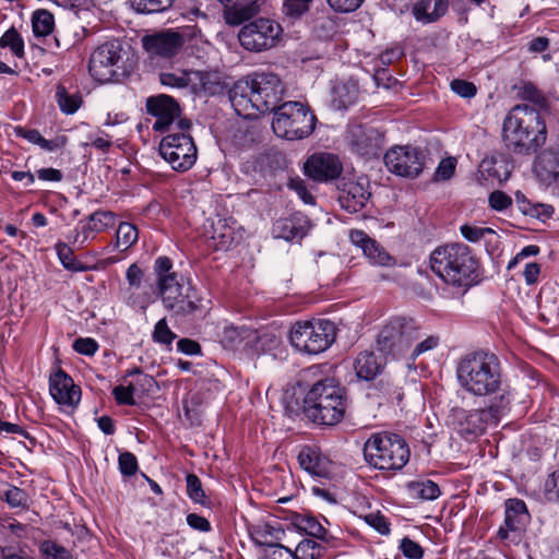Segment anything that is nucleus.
<instances>
[{
    "mask_svg": "<svg viewBox=\"0 0 559 559\" xmlns=\"http://www.w3.org/2000/svg\"><path fill=\"white\" fill-rule=\"evenodd\" d=\"M192 41L193 45H198L199 41L204 44L191 27L181 31L164 29L142 38L143 48L150 56L164 59L177 56L186 44H188L187 48L192 47Z\"/></svg>",
    "mask_w": 559,
    "mask_h": 559,
    "instance_id": "obj_11",
    "label": "nucleus"
},
{
    "mask_svg": "<svg viewBox=\"0 0 559 559\" xmlns=\"http://www.w3.org/2000/svg\"><path fill=\"white\" fill-rule=\"evenodd\" d=\"M0 498L11 508L27 509L29 504V497L27 492L12 485H9L8 488L0 493Z\"/></svg>",
    "mask_w": 559,
    "mask_h": 559,
    "instance_id": "obj_37",
    "label": "nucleus"
},
{
    "mask_svg": "<svg viewBox=\"0 0 559 559\" xmlns=\"http://www.w3.org/2000/svg\"><path fill=\"white\" fill-rule=\"evenodd\" d=\"M300 466L308 473L316 476L326 474V460L313 448L305 447L298 454Z\"/></svg>",
    "mask_w": 559,
    "mask_h": 559,
    "instance_id": "obj_30",
    "label": "nucleus"
},
{
    "mask_svg": "<svg viewBox=\"0 0 559 559\" xmlns=\"http://www.w3.org/2000/svg\"><path fill=\"white\" fill-rule=\"evenodd\" d=\"M343 166L340 158L331 153H316L304 165L305 175L318 182H328L340 177Z\"/></svg>",
    "mask_w": 559,
    "mask_h": 559,
    "instance_id": "obj_17",
    "label": "nucleus"
},
{
    "mask_svg": "<svg viewBox=\"0 0 559 559\" xmlns=\"http://www.w3.org/2000/svg\"><path fill=\"white\" fill-rule=\"evenodd\" d=\"M224 7L223 19L229 26H239L260 10L258 0H217Z\"/></svg>",
    "mask_w": 559,
    "mask_h": 559,
    "instance_id": "obj_21",
    "label": "nucleus"
},
{
    "mask_svg": "<svg viewBox=\"0 0 559 559\" xmlns=\"http://www.w3.org/2000/svg\"><path fill=\"white\" fill-rule=\"evenodd\" d=\"M365 460L374 468L399 471L409 460L405 440L395 433L378 432L370 436L364 445Z\"/></svg>",
    "mask_w": 559,
    "mask_h": 559,
    "instance_id": "obj_7",
    "label": "nucleus"
},
{
    "mask_svg": "<svg viewBox=\"0 0 559 559\" xmlns=\"http://www.w3.org/2000/svg\"><path fill=\"white\" fill-rule=\"evenodd\" d=\"M295 525L299 531L305 532L307 535L321 539L328 540L329 533L324 526L312 515L302 514L297 515L295 519Z\"/></svg>",
    "mask_w": 559,
    "mask_h": 559,
    "instance_id": "obj_33",
    "label": "nucleus"
},
{
    "mask_svg": "<svg viewBox=\"0 0 559 559\" xmlns=\"http://www.w3.org/2000/svg\"><path fill=\"white\" fill-rule=\"evenodd\" d=\"M153 341L162 345H171L177 335L169 329L165 318L157 321L152 334Z\"/></svg>",
    "mask_w": 559,
    "mask_h": 559,
    "instance_id": "obj_46",
    "label": "nucleus"
},
{
    "mask_svg": "<svg viewBox=\"0 0 559 559\" xmlns=\"http://www.w3.org/2000/svg\"><path fill=\"white\" fill-rule=\"evenodd\" d=\"M147 112L156 118L153 129L164 132L171 128L175 119L180 115L178 103L168 95L150 97L146 102Z\"/></svg>",
    "mask_w": 559,
    "mask_h": 559,
    "instance_id": "obj_18",
    "label": "nucleus"
},
{
    "mask_svg": "<svg viewBox=\"0 0 559 559\" xmlns=\"http://www.w3.org/2000/svg\"><path fill=\"white\" fill-rule=\"evenodd\" d=\"M160 156L177 171L190 169L197 160V147L192 138L185 133H170L159 143Z\"/></svg>",
    "mask_w": 559,
    "mask_h": 559,
    "instance_id": "obj_13",
    "label": "nucleus"
},
{
    "mask_svg": "<svg viewBox=\"0 0 559 559\" xmlns=\"http://www.w3.org/2000/svg\"><path fill=\"white\" fill-rule=\"evenodd\" d=\"M335 338L336 328L330 320L297 322L290 331L292 345L309 355L323 353Z\"/></svg>",
    "mask_w": 559,
    "mask_h": 559,
    "instance_id": "obj_9",
    "label": "nucleus"
},
{
    "mask_svg": "<svg viewBox=\"0 0 559 559\" xmlns=\"http://www.w3.org/2000/svg\"><path fill=\"white\" fill-rule=\"evenodd\" d=\"M364 0H328L329 5L340 13H349L357 10Z\"/></svg>",
    "mask_w": 559,
    "mask_h": 559,
    "instance_id": "obj_61",
    "label": "nucleus"
},
{
    "mask_svg": "<svg viewBox=\"0 0 559 559\" xmlns=\"http://www.w3.org/2000/svg\"><path fill=\"white\" fill-rule=\"evenodd\" d=\"M212 229L211 238L218 240L217 246L219 248H227L231 242V229L227 228L225 222L221 218L217 219L216 224H212Z\"/></svg>",
    "mask_w": 559,
    "mask_h": 559,
    "instance_id": "obj_48",
    "label": "nucleus"
},
{
    "mask_svg": "<svg viewBox=\"0 0 559 559\" xmlns=\"http://www.w3.org/2000/svg\"><path fill=\"white\" fill-rule=\"evenodd\" d=\"M349 134L350 144L359 155L370 158L380 154L383 136L378 130L356 126L350 129Z\"/></svg>",
    "mask_w": 559,
    "mask_h": 559,
    "instance_id": "obj_19",
    "label": "nucleus"
},
{
    "mask_svg": "<svg viewBox=\"0 0 559 559\" xmlns=\"http://www.w3.org/2000/svg\"><path fill=\"white\" fill-rule=\"evenodd\" d=\"M159 81L165 86L185 88L191 84L192 78L190 72H181L179 74L166 72L159 75Z\"/></svg>",
    "mask_w": 559,
    "mask_h": 559,
    "instance_id": "obj_45",
    "label": "nucleus"
},
{
    "mask_svg": "<svg viewBox=\"0 0 559 559\" xmlns=\"http://www.w3.org/2000/svg\"><path fill=\"white\" fill-rule=\"evenodd\" d=\"M283 34L282 26L269 17H259L245 24L239 33L240 45L248 51L261 52L275 47Z\"/></svg>",
    "mask_w": 559,
    "mask_h": 559,
    "instance_id": "obj_12",
    "label": "nucleus"
},
{
    "mask_svg": "<svg viewBox=\"0 0 559 559\" xmlns=\"http://www.w3.org/2000/svg\"><path fill=\"white\" fill-rule=\"evenodd\" d=\"M322 547L312 539H304L296 547L293 555L295 559H319Z\"/></svg>",
    "mask_w": 559,
    "mask_h": 559,
    "instance_id": "obj_43",
    "label": "nucleus"
},
{
    "mask_svg": "<svg viewBox=\"0 0 559 559\" xmlns=\"http://www.w3.org/2000/svg\"><path fill=\"white\" fill-rule=\"evenodd\" d=\"M451 90L461 97L471 98L475 96L477 90L476 86L465 80H453L450 84Z\"/></svg>",
    "mask_w": 559,
    "mask_h": 559,
    "instance_id": "obj_55",
    "label": "nucleus"
},
{
    "mask_svg": "<svg viewBox=\"0 0 559 559\" xmlns=\"http://www.w3.org/2000/svg\"><path fill=\"white\" fill-rule=\"evenodd\" d=\"M545 492L548 500L559 501V471L554 472L546 480Z\"/></svg>",
    "mask_w": 559,
    "mask_h": 559,
    "instance_id": "obj_64",
    "label": "nucleus"
},
{
    "mask_svg": "<svg viewBox=\"0 0 559 559\" xmlns=\"http://www.w3.org/2000/svg\"><path fill=\"white\" fill-rule=\"evenodd\" d=\"M55 25L53 15L45 9L37 10L32 16L33 33L36 37H45L49 35Z\"/></svg>",
    "mask_w": 559,
    "mask_h": 559,
    "instance_id": "obj_34",
    "label": "nucleus"
},
{
    "mask_svg": "<svg viewBox=\"0 0 559 559\" xmlns=\"http://www.w3.org/2000/svg\"><path fill=\"white\" fill-rule=\"evenodd\" d=\"M419 336L420 329L413 319L394 318L380 331L377 346L385 355L400 357L411 349Z\"/></svg>",
    "mask_w": 559,
    "mask_h": 559,
    "instance_id": "obj_10",
    "label": "nucleus"
},
{
    "mask_svg": "<svg viewBox=\"0 0 559 559\" xmlns=\"http://www.w3.org/2000/svg\"><path fill=\"white\" fill-rule=\"evenodd\" d=\"M430 4H431V0H420L413 4L412 12L418 22H421L425 24L432 23V21H430V17H429L430 16V11H429Z\"/></svg>",
    "mask_w": 559,
    "mask_h": 559,
    "instance_id": "obj_59",
    "label": "nucleus"
},
{
    "mask_svg": "<svg viewBox=\"0 0 559 559\" xmlns=\"http://www.w3.org/2000/svg\"><path fill=\"white\" fill-rule=\"evenodd\" d=\"M461 234L466 240L471 242H477L481 238H485L487 235H495L496 233L489 227L463 225L461 226Z\"/></svg>",
    "mask_w": 559,
    "mask_h": 559,
    "instance_id": "obj_49",
    "label": "nucleus"
},
{
    "mask_svg": "<svg viewBox=\"0 0 559 559\" xmlns=\"http://www.w3.org/2000/svg\"><path fill=\"white\" fill-rule=\"evenodd\" d=\"M439 344L438 336H428L421 342L417 343L411 352V359L415 360L419 355L436 348Z\"/></svg>",
    "mask_w": 559,
    "mask_h": 559,
    "instance_id": "obj_63",
    "label": "nucleus"
},
{
    "mask_svg": "<svg viewBox=\"0 0 559 559\" xmlns=\"http://www.w3.org/2000/svg\"><path fill=\"white\" fill-rule=\"evenodd\" d=\"M306 219L297 216L277 219L273 225V235L287 241L300 240L307 234Z\"/></svg>",
    "mask_w": 559,
    "mask_h": 559,
    "instance_id": "obj_28",
    "label": "nucleus"
},
{
    "mask_svg": "<svg viewBox=\"0 0 559 559\" xmlns=\"http://www.w3.org/2000/svg\"><path fill=\"white\" fill-rule=\"evenodd\" d=\"M312 0H285L284 11L289 16H300L309 9V3Z\"/></svg>",
    "mask_w": 559,
    "mask_h": 559,
    "instance_id": "obj_57",
    "label": "nucleus"
},
{
    "mask_svg": "<svg viewBox=\"0 0 559 559\" xmlns=\"http://www.w3.org/2000/svg\"><path fill=\"white\" fill-rule=\"evenodd\" d=\"M134 385L129 384L127 386L118 385L114 388L112 394L117 401L118 404H124V405H134L135 401L133 399L134 393Z\"/></svg>",
    "mask_w": 559,
    "mask_h": 559,
    "instance_id": "obj_54",
    "label": "nucleus"
},
{
    "mask_svg": "<svg viewBox=\"0 0 559 559\" xmlns=\"http://www.w3.org/2000/svg\"><path fill=\"white\" fill-rule=\"evenodd\" d=\"M460 386L475 396H488L503 384L499 358L488 352H474L462 357L456 367Z\"/></svg>",
    "mask_w": 559,
    "mask_h": 559,
    "instance_id": "obj_3",
    "label": "nucleus"
},
{
    "mask_svg": "<svg viewBox=\"0 0 559 559\" xmlns=\"http://www.w3.org/2000/svg\"><path fill=\"white\" fill-rule=\"evenodd\" d=\"M129 2L138 13L154 14L168 10L175 0H129Z\"/></svg>",
    "mask_w": 559,
    "mask_h": 559,
    "instance_id": "obj_35",
    "label": "nucleus"
},
{
    "mask_svg": "<svg viewBox=\"0 0 559 559\" xmlns=\"http://www.w3.org/2000/svg\"><path fill=\"white\" fill-rule=\"evenodd\" d=\"M56 97L61 111L68 115L74 114L82 102L79 95L68 94L63 86L57 87Z\"/></svg>",
    "mask_w": 559,
    "mask_h": 559,
    "instance_id": "obj_41",
    "label": "nucleus"
},
{
    "mask_svg": "<svg viewBox=\"0 0 559 559\" xmlns=\"http://www.w3.org/2000/svg\"><path fill=\"white\" fill-rule=\"evenodd\" d=\"M349 239L355 246L362 250L364 254L371 263L382 266H389L393 264V258L365 231L358 229L350 230Z\"/></svg>",
    "mask_w": 559,
    "mask_h": 559,
    "instance_id": "obj_23",
    "label": "nucleus"
},
{
    "mask_svg": "<svg viewBox=\"0 0 559 559\" xmlns=\"http://www.w3.org/2000/svg\"><path fill=\"white\" fill-rule=\"evenodd\" d=\"M121 62V45L118 41H108L97 47L91 55L88 71L99 83L112 82L119 76Z\"/></svg>",
    "mask_w": 559,
    "mask_h": 559,
    "instance_id": "obj_14",
    "label": "nucleus"
},
{
    "mask_svg": "<svg viewBox=\"0 0 559 559\" xmlns=\"http://www.w3.org/2000/svg\"><path fill=\"white\" fill-rule=\"evenodd\" d=\"M115 216L111 212H95L90 216L88 223L83 227L82 231L74 230L73 243L84 245L93 234H99L107 228L114 226Z\"/></svg>",
    "mask_w": 559,
    "mask_h": 559,
    "instance_id": "obj_26",
    "label": "nucleus"
},
{
    "mask_svg": "<svg viewBox=\"0 0 559 559\" xmlns=\"http://www.w3.org/2000/svg\"><path fill=\"white\" fill-rule=\"evenodd\" d=\"M56 250L61 264L70 271L82 272L86 270L81 262L76 261L73 250L64 242L56 245Z\"/></svg>",
    "mask_w": 559,
    "mask_h": 559,
    "instance_id": "obj_40",
    "label": "nucleus"
},
{
    "mask_svg": "<svg viewBox=\"0 0 559 559\" xmlns=\"http://www.w3.org/2000/svg\"><path fill=\"white\" fill-rule=\"evenodd\" d=\"M407 492L413 499L433 500L439 497L440 489L432 480H414L407 484Z\"/></svg>",
    "mask_w": 559,
    "mask_h": 559,
    "instance_id": "obj_32",
    "label": "nucleus"
},
{
    "mask_svg": "<svg viewBox=\"0 0 559 559\" xmlns=\"http://www.w3.org/2000/svg\"><path fill=\"white\" fill-rule=\"evenodd\" d=\"M430 267L445 284L469 287L474 281L476 260L463 243H450L436 248L430 254Z\"/></svg>",
    "mask_w": 559,
    "mask_h": 559,
    "instance_id": "obj_6",
    "label": "nucleus"
},
{
    "mask_svg": "<svg viewBox=\"0 0 559 559\" xmlns=\"http://www.w3.org/2000/svg\"><path fill=\"white\" fill-rule=\"evenodd\" d=\"M316 127V116L299 102H286L274 111L272 129L286 140H301L309 136Z\"/></svg>",
    "mask_w": 559,
    "mask_h": 559,
    "instance_id": "obj_8",
    "label": "nucleus"
},
{
    "mask_svg": "<svg viewBox=\"0 0 559 559\" xmlns=\"http://www.w3.org/2000/svg\"><path fill=\"white\" fill-rule=\"evenodd\" d=\"M384 360L371 350L360 352L354 361L356 376L360 380L372 381L384 368Z\"/></svg>",
    "mask_w": 559,
    "mask_h": 559,
    "instance_id": "obj_25",
    "label": "nucleus"
},
{
    "mask_svg": "<svg viewBox=\"0 0 559 559\" xmlns=\"http://www.w3.org/2000/svg\"><path fill=\"white\" fill-rule=\"evenodd\" d=\"M489 204L496 211H503L512 204V199L503 191L497 190L490 193Z\"/></svg>",
    "mask_w": 559,
    "mask_h": 559,
    "instance_id": "obj_62",
    "label": "nucleus"
},
{
    "mask_svg": "<svg viewBox=\"0 0 559 559\" xmlns=\"http://www.w3.org/2000/svg\"><path fill=\"white\" fill-rule=\"evenodd\" d=\"M192 78V87L195 91L214 93L217 82V75L207 71H190Z\"/></svg>",
    "mask_w": 559,
    "mask_h": 559,
    "instance_id": "obj_38",
    "label": "nucleus"
},
{
    "mask_svg": "<svg viewBox=\"0 0 559 559\" xmlns=\"http://www.w3.org/2000/svg\"><path fill=\"white\" fill-rule=\"evenodd\" d=\"M492 395L493 397L490 401L489 406L484 409L490 412L491 421L492 424L497 425L500 417L509 412L511 405V396L509 390H507L503 384L500 386L499 391Z\"/></svg>",
    "mask_w": 559,
    "mask_h": 559,
    "instance_id": "obj_31",
    "label": "nucleus"
},
{
    "mask_svg": "<svg viewBox=\"0 0 559 559\" xmlns=\"http://www.w3.org/2000/svg\"><path fill=\"white\" fill-rule=\"evenodd\" d=\"M519 96L524 99L532 102L533 104L543 106L545 104V98L542 93L534 86L532 83H524L519 88Z\"/></svg>",
    "mask_w": 559,
    "mask_h": 559,
    "instance_id": "obj_51",
    "label": "nucleus"
},
{
    "mask_svg": "<svg viewBox=\"0 0 559 559\" xmlns=\"http://www.w3.org/2000/svg\"><path fill=\"white\" fill-rule=\"evenodd\" d=\"M540 112L526 104L512 107L503 122V141L516 154H531L546 141Z\"/></svg>",
    "mask_w": 559,
    "mask_h": 559,
    "instance_id": "obj_2",
    "label": "nucleus"
},
{
    "mask_svg": "<svg viewBox=\"0 0 559 559\" xmlns=\"http://www.w3.org/2000/svg\"><path fill=\"white\" fill-rule=\"evenodd\" d=\"M73 348L75 352L86 356H93L97 349L98 344L95 340L86 337V338H78L73 343Z\"/></svg>",
    "mask_w": 559,
    "mask_h": 559,
    "instance_id": "obj_60",
    "label": "nucleus"
},
{
    "mask_svg": "<svg viewBox=\"0 0 559 559\" xmlns=\"http://www.w3.org/2000/svg\"><path fill=\"white\" fill-rule=\"evenodd\" d=\"M284 94V86L274 73H255L250 81L237 82L229 93V100L239 116L275 111Z\"/></svg>",
    "mask_w": 559,
    "mask_h": 559,
    "instance_id": "obj_1",
    "label": "nucleus"
},
{
    "mask_svg": "<svg viewBox=\"0 0 559 559\" xmlns=\"http://www.w3.org/2000/svg\"><path fill=\"white\" fill-rule=\"evenodd\" d=\"M0 47L10 48L17 58L24 57V40L19 32L11 27L0 38Z\"/></svg>",
    "mask_w": 559,
    "mask_h": 559,
    "instance_id": "obj_39",
    "label": "nucleus"
},
{
    "mask_svg": "<svg viewBox=\"0 0 559 559\" xmlns=\"http://www.w3.org/2000/svg\"><path fill=\"white\" fill-rule=\"evenodd\" d=\"M426 162V155L418 148L405 145L394 146L384 155L388 170L401 177H418Z\"/></svg>",
    "mask_w": 559,
    "mask_h": 559,
    "instance_id": "obj_15",
    "label": "nucleus"
},
{
    "mask_svg": "<svg viewBox=\"0 0 559 559\" xmlns=\"http://www.w3.org/2000/svg\"><path fill=\"white\" fill-rule=\"evenodd\" d=\"M52 399L63 406L74 407L81 400V389L75 385L72 378L59 370L49 379Z\"/></svg>",
    "mask_w": 559,
    "mask_h": 559,
    "instance_id": "obj_20",
    "label": "nucleus"
},
{
    "mask_svg": "<svg viewBox=\"0 0 559 559\" xmlns=\"http://www.w3.org/2000/svg\"><path fill=\"white\" fill-rule=\"evenodd\" d=\"M187 480V493L190 499L194 502L205 506L206 497L204 490L202 488L201 480L194 474H188L186 477Z\"/></svg>",
    "mask_w": 559,
    "mask_h": 559,
    "instance_id": "obj_44",
    "label": "nucleus"
},
{
    "mask_svg": "<svg viewBox=\"0 0 559 559\" xmlns=\"http://www.w3.org/2000/svg\"><path fill=\"white\" fill-rule=\"evenodd\" d=\"M39 551L44 559H74L70 550L53 540H44Z\"/></svg>",
    "mask_w": 559,
    "mask_h": 559,
    "instance_id": "obj_42",
    "label": "nucleus"
},
{
    "mask_svg": "<svg viewBox=\"0 0 559 559\" xmlns=\"http://www.w3.org/2000/svg\"><path fill=\"white\" fill-rule=\"evenodd\" d=\"M537 177L550 185L559 180V150H546L539 154L534 165Z\"/></svg>",
    "mask_w": 559,
    "mask_h": 559,
    "instance_id": "obj_27",
    "label": "nucleus"
},
{
    "mask_svg": "<svg viewBox=\"0 0 559 559\" xmlns=\"http://www.w3.org/2000/svg\"><path fill=\"white\" fill-rule=\"evenodd\" d=\"M457 423L459 431L466 438L483 433L488 424H492L490 412L481 409L465 411L456 409L454 413Z\"/></svg>",
    "mask_w": 559,
    "mask_h": 559,
    "instance_id": "obj_22",
    "label": "nucleus"
},
{
    "mask_svg": "<svg viewBox=\"0 0 559 559\" xmlns=\"http://www.w3.org/2000/svg\"><path fill=\"white\" fill-rule=\"evenodd\" d=\"M287 187L290 190H294L306 204H314V198L307 190L306 183L301 178H290L287 183Z\"/></svg>",
    "mask_w": 559,
    "mask_h": 559,
    "instance_id": "obj_52",
    "label": "nucleus"
},
{
    "mask_svg": "<svg viewBox=\"0 0 559 559\" xmlns=\"http://www.w3.org/2000/svg\"><path fill=\"white\" fill-rule=\"evenodd\" d=\"M456 160L453 157L444 158L440 162L435 171V180H448L455 171Z\"/></svg>",
    "mask_w": 559,
    "mask_h": 559,
    "instance_id": "obj_53",
    "label": "nucleus"
},
{
    "mask_svg": "<svg viewBox=\"0 0 559 559\" xmlns=\"http://www.w3.org/2000/svg\"><path fill=\"white\" fill-rule=\"evenodd\" d=\"M366 182V179L360 178L358 181H348L343 185L338 201L345 211L356 213L366 205L370 198Z\"/></svg>",
    "mask_w": 559,
    "mask_h": 559,
    "instance_id": "obj_24",
    "label": "nucleus"
},
{
    "mask_svg": "<svg viewBox=\"0 0 559 559\" xmlns=\"http://www.w3.org/2000/svg\"><path fill=\"white\" fill-rule=\"evenodd\" d=\"M359 94L357 81L349 79L333 87V104L338 109H346L356 103Z\"/></svg>",
    "mask_w": 559,
    "mask_h": 559,
    "instance_id": "obj_29",
    "label": "nucleus"
},
{
    "mask_svg": "<svg viewBox=\"0 0 559 559\" xmlns=\"http://www.w3.org/2000/svg\"><path fill=\"white\" fill-rule=\"evenodd\" d=\"M263 554L267 559H295L293 550L277 543L263 542Z\"/></svg>",
    "mask_w": 559,
    "mask_h": 559,
    "instance_id": "obj_47",
    "label": "nucleus"
},
{
    "mask_svg": "<svg viewBox=\"0 0 559 559\" xmlns=\"http://www.w3.org/2000/svg\"><path fill=\"white\" fill-rule=\"evenodd\" d=\"M365 521L382 535L390 533V525L386 519L379 512H371L365 515Z\"/></svg>",
    "mask_w": 559,
    "mask_h": 559,
    "instance_id": "obj_56",
    "label": "nucleus"
},
{
    "mask_svg": "<svg viewBox=\"0 0 559 559\" xmlns=\"http://www.w3.org/2000/svg\"><path fill=\"white\" fill-rule=\"evenodd\" d=\"M138 238V228L133 224L120 223L116 233V247L124 251L134 245Z\"/></svg>",
    "mask_w": 559,
    "mask_h": 559,
    "instance_id": "obj_36",
    "label": "nucleus"
},
{
    "mask_svg": "<svg viewBox=\"0 0 559 559\" xmlns=\"http://www.w3.org/2000/svg\"><path fill=\"white\" fill-rule=\"evenodd\" d=\"M528 522L530 513L525 502L520 499H508L506 501L504 523L500 526L497 536L501 540L516 544Z\"/></svg>",
    "mask_w": 559,
    "mask_h": 559,
    "instance_id": "obj_16",
    "label": "nucleus"
},
{
    "mask_svg": "<svg viewBox=\"0 0 559 559\" xmlns=\"http://www.w3.org/2000/svg\"><path fill=\"white\" fill-rule=\"evenodd\" d=\"M347 407L345 391L333 379L316 382L304 399V413L319 425L334 426L345 415Z\"/></svg>",
    "mask_w": 559,
    "mask_h": 559,
    "instance_id": "obj_5",
    "label": "nucleus"
},
{
    "mask_svg": "<svg viewBox=\"0 0 559 559\" xmlns=\"http://www.w3.org/2000/svg\"><path fill=\"white\" fill-rule=\"evenodd\" d=\"M400 548L403 555L409 559H420L424 556L421 546L408 537L402 539Z\"/></svg>",
    "mask_w": 559,
    "mask_h": 559,
    "instance_id": "obj_58",
    "label": "nucleus"
},
{
    "mask_svg": "<svg viewBox=\"0 0 559 559\" xmlns=\"http://www.w3.org/2000/svg\"><path fill=\"white\" fill-rule=\"evenodd\" d=\"M119 471L124 476H132L138 472L139 465L135 455L131 452H123L118 457Z\"/></svg>",
    "mask_w": 559,
    "mask_h": 559,
    "instance_id": "obj_50",
    "label": "nucleus"
},
{
    "mask_svg": "<svg viewBox=\"0 0 559 559\" xmlns=\"http://www.w3.org/2000/svg\"><path fill=\"white\" fill-rule=\"evenodd\" d=\"M154 273L163 306L174 316L186 318L201 310V299L189 284H185L182 275L173 270L169 258H157Z\"/></svg>",
    "mask_w": 559,
    "mask_h": 559,
    "instance_id": "obj_4",
    "label": "nucleus"
}]
</instances>
